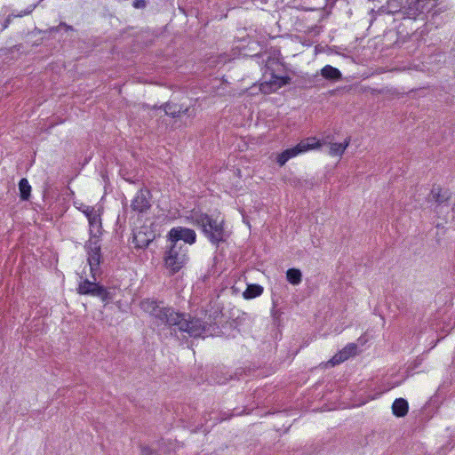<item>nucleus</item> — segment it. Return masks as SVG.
I'll list each match as a JSON object with an SVG mask.
<instances>
[{
	"label": "nucleus",
	"mask_w": 455,
	"mask_h": 455,
	"mask_svg": "<svg viewBox=\"0 0 455 455\" xmlns=\"http://www.w3.org/2000/svg\"><path fill=\"white\" fill-rule=\"evenodd\" d=\"M140 308L161 323L170 327H177L179 331L187 332L189 336L197 338L204 333L206 327L204 322L196 318H187L185 315L175 312L172 307L160 306L150 299L140 302Z\"/></svg>",
	"instance_id": "1"
},
{
	"label": "nucleus",
	"mask_w": 455,
	"mask_h": 455,
	"mask_svg": "<svg viewBox=\"0 0 455 455\" xmlns=\"http://www.w3.org/2000/svg\"><path fill=\"white\" fill-rule=\"evenodd\" d=\"M186 218L190 223L201 228L212 243L218 245L220 242L226 241L228 234L223 228V220L195 210Z\"/></svg>",
	"instance_id": "2"
},
{
	"label": "nucleus",
	"mask_w": 455,
	"mask_h": 455,
	"mask_svg": "<svg viewBox=\"0 0 455 455\" xmlns=\"http://www.w3.org/2000/svg\"><path fill=\"white\" fill-rule=\"evenodd\" d=\"M188 259V247L184 244L170 243L164 256V267L169 275L178 273Z\"/></svg>",
	"instance_id": "3"
},
{
	"label": "nucleus",
	"mask_w": 455,
	"mask_h": 455,
	"mask_svg": "<svg viewBox=\"0 0 455 455\" xmlns=\"http://www.w3.org/2000/svg\"><path fill=\"white\" fill-rule=\"evenodd\" d=\"M321 142L315 137H309L300 140L295 147L287 148L276 156V162L283 166L290 159L304 154L308 150L316 149L321 147Z\"/></svg>",
	"instance_id": "4"
},
{
	"label": "nucleus",
	"mask_w": 455,
	"mask_h": 455,
	"mask_svg": "<svg viewBox=\"0 0 455 455\" xmlns=\"http://www.w3.org/2000/svg\"><path fill=\"white\" fill-rule=\"evenodd\" d=\"M321 142L315 137H309L300 140L295 147L287 148L276 156V162L283 166L290 159L304 154L308 150L316 149L321 147Z\"/></svg>",
	"instance_id": "5"
},
{
	"label": "nucleus",
	"mask_w": 455,
	"mask_h": 455,
	"mask_svg": "<svg viewBox=\"0 0 455 455\" xmlns=\"http://www.w3.org/2000/svg\"><path fill=\"white\" fill-rule=\"evenodd\" d=\"M275 65H278L277 58L271 56L267 57V60L265 62V68L266 72H269L270 78L268 80H265L260 84V91L265 94L274 92L290 82V78L288 76H278L274 74Z\"/></svg>",
	"instance_id": "6"
},
{
	"label": "nucleus",
	"mask_w": 455,
	"mask_h": 455,
	"mask_svg": "<svg viewBox=\"0 0 455 455\" xmlns=\"http://www.w3.org/2000/svg\"><path fill=\"white\" fill-rule=\"evenodd\" d=\"M87 250V261L90 266L91 274L96 281V275L99 273V267L100 264V244L99 243V240L91 239L85 245Z\"/></svg>",
	"instance_id": "7"
},
{
	"label": "nucleus",
	"mask_w": 455,
	"mask_h": 455,
	"mask_svg": "<svg viewBox=\"0 0 455 455\" xmlns=\"http://www.w3.org/2000/svg\"><path fill=\"white\" fill-rule=\"evenodd\" d=\"M170 243L181 244L180 241H184L186 243L193 244L196 240V234L193 229L176 227L172 228L167 235Z\"/></svg>",
	"instance_id": "8"
},
{
	"label": "nucleus",
	"mask_w": 455,
	"mask_h": 455,
	"mask_svg": "<svg viewBox=\"0 0 455 455\" xmlns=\"http://www.w3.org/2000/svg\"><path fill=\"white\" fill-rule=\"evenodd\" d=\"M150 207L149 191L147 189L139 190L132 200L131 210L137 214H142L147 212Z\"/></svg>",
	"instance_id": "9"
},
{
	"label": "nucleus",
	"mask_w": 455,
	"mask_h": 455,
	"mask_svg": "<svg viewBox=\"0 0 455 455\" xmlns=\"http://www.w3.org/2000/svg\"><path fill=\"white\" fill-rule=\"evenodd\" d=\"M78 292L84 295L100 297L103 301L108 299V291L104 287L99 285L95 282H91L87 279L79 283Z\"/></svg>",
	"instance_id": "10"
},
{
	"label": "nucleus",
	"mask_w": 455,
	"mask_h": 455,
	"mask_svg": "<svg viewBox=\"0 0 455 455\" xmlns=\"http://www.w3.org/2000/svg\"><path fill=\"white\" fill-rule=\"evenodd\" d=\"M430 196L436 203V208H440V210L444 206H448L450 201L452 199V195L449 190H443L439 187H434Z\"/></svg>",
	"instance_id": "11"
},
{
	"label": "nucleus",
	"mask_w": 455,
	"mask_h": 455,
	"mask_svg": "<svg viewBox=\"0 0 455 455\" xmlns=\"http://www.w3.org/2000/svg\"><path fill=\"white\" fill-rule=\"evenodd\" d=\"M154 235L151 232H145L141 229L134 232L132 243L136 248L144 249L153 241Z\"/></svg>",
	"instance_id": "12"
},
{
	"label": "nucleus",
	"mask_w": 455,
	"mask_h": 455,
	"mask_svg": "<svg viewBox=\"0 0 455 455\" xmlns=\"http://www.w3.org/2000/svg\"><path fill=\"white\" fill-rule=\"evenodd\" d=\"M90 225V234L95 239H98L99 235L101 234V219L100 212H98L96 215H93L92 218L88 220Z\"/></svg>",
	"instance_id": "13"
},
{
	"label": "nucleus",
	"mask_w": 455,
	"mask_h": 455,
	"mask_svg": "<svg viewBox=\"0 0 455 455\" xmlns=\"http://www.w3.org/2000/svg\"><path fill=\"white\" fill-rule=\"evenodd\" d=\"M409 405L405 399L397 398L392 405V411L396 417H404L408 413Z\"/></svg>",
	"instance_id": "14"
},
{
	"label": "nucleus",
	"mask_w": 455,
	"mask_h": 455,
	"mask_svg": "<svg viewBox=\"0 0 455 455\" xmlns=\"http://www.w3.org/2000/svg\"><path fill=\"white\" fill-rule=\"evenodd\" d=\"M350 144V138H347L343 143H330L329 155L331 156H341Z\"/></svg>",
	"instance_id": "15"
},
{
	"label": "nucleus",
	"mask_w": 455,
	"mask_h": 455,
	"mask_svg": "<svg viewBox=\"0 0 455 455\" xmlns=\"http://www.w3.org/2000/svg\"><path fill=\"white\" fill-rule=\"evenodd\" d=\"M321 75L325 79L333 80V81H339V79H341V76H342L340 71L338 68H336L331 65L324 66L321 69Z\"/></svg>",
	"instance_id": "16"
},
{
	"label": "nucleus",
	"mask_w": 455,
	"mask_h": 455,
	"mask_svg": "<svg viewBox=\"0 0 455 455\" xmlns=\"http://www.w3.org/2000/svg\"><path fill=\"white\" fill-rule=\"evenodd\" d=\"M263 292V287L259 284H249L243 291V296L246 299H254L260 296Z\"/></svg>",
	"instance_id": "17"
},
{
	"label": "nucleus",
	"mask_w": 455,
	"mask_h": 455,
	"mask_svg": "<svg viewBox=\"0 0 455 455\" xmlns=\"http://www.w3.org/2000/svg\"><path fill=\"white\" fill-rule=\"evenodd\" d=\"M287 281L292 285H298L301 283L302 274L298 268H290L286 272Z\"/></svg>",
	"instance_id": "18"
},
{
	"label": "nucleus",
	"mask_w": 455,
	"mask_h": 455,
	"mask_svg": "<svg viewBox=\"0 0 455 455\" xmlns=\"http://www.w3.org/2000/svg\"><path fill=\"white\" fill-rule=\"evenodd\" d=\"M19 189L20 194V198L22 200H28L30 196L31 186L29 185L27 179H21L19 182Z\"/></svg>",
	"instance_id": "19"
},
{
	"label": "nucleus",
	"mask_w": 455,
	"mask_h": 455,
	"mask_svg": "<svg viewBox=\"0 0 455 455\" xmlns=\"http://www.w3.org/2000/svg\"><path fill=\"white\" fill-rule=\"evenodd\" d=\"M340 352L343 354L345 358L347 360L349 357L356 355L357 346L354 343L347 345Z\"/></svg>",
	"instance_id": "20"
},
{
	"label": "nucleus",
	"mask_w": 455,
	"mask_h": 455,
	"mask_svg": "<svg viewBox=\"0 0 455 455\" xmlns=\"http://www.w3.org/2000/svg\"><path fill=\"white\" fill-rule=\"evenodd\" d=\"M176 108V106H173L172 104H166L164 106V112L166 115H170L172 116H180L181 114V108H180L179 110H177Z\"/></svg>",
	"instance_id": "21"
},
{
	"label": "nucleus",
	"mask_w": 455,
	"mask_h": 455,
	"mask_svg": "<svg viewBox=\"0 0 455 455\" xmlns=\"http://www.w3.org/2000/svg\"><path fill=\"white\" fill-rule=\"evenodd\" d=\"M347 359L343 355V354L339 351L335 355L332 356V358L328 362L332 366L339 364L343 362H345Z\"/></svg>",
	"instance_id": "22"
},
{
	"label": "nucleus",
	"mask_w": 455,
	"mask_h": 455,
	"mask_svg": "<svg viewBox=\"0 0 455 455\" xmlns=\"http://www.w3.org/2000/svg\"><path fill=\"white\" fill-rule=\"evenodd\" d=\"M82 212L84 213V215L89 220L93 215H96L98 212H100V210H96L94 207L87 205V206H84V208L82 209Z\"/></svg>",
	"instance_id": "23"
},
{
	"label": "nucleus",
	"mask_w": 455,
	"mask_h": 455,
	"mask_svg": "<svg viewBox=\"0 0 455 455\" xmlns=\"http://www.w3.org/2000/svg\"><path fill=\"white\" fill-rule=\"evenodd\" d=\"M35 7H36V5H34V4L29 5L26 10L15 14L14 17H23V16L28 15L33 12Z\"/></svg>",
	"instance_id": "24"
},
{
	"label": "nucleus",
	"mask_w": 455,
	"mask_h": 455,
	"mask_svg": "<svg viewBox=\"0 0 455 455\" xmlns=\"http://www.w3.org/2000/svg\"><path fill=\"white\" fill-rule=\"evenodd\" d=\"M141 452L143 455H151V450L148 447H142Z\"/></svg>",
	"instance_id": "25"
},
{
	"label": "nucleus",
	"mask_w": 455,
	"mask_h": 455,
	"mask_svg": "<svg viewBox=\"0 0 455 455\" xmlns=\"http://www.w3.org/2000/svg\"><path fill=\"white\" fill-rule=\"evenodd\" d=\"M389 7H390V12L395 13L397 12V9H396L397 5H395L394 4H389Z\"/></svg>",
	"instance_id": "26"
},
{
	"label": "nucleus",
	"mask_w": 455,
	"mask_h": 455,
	"mask_svg": "<svg viewBox=\"0 0 455 455\" xmlns=\"http://www.w3.org/2000/svg\"><path fill=\"white\" fill-rule=\"evenodd\" d=\"M145 5L146 4L144 0L140 1L135 4L136 7H144Z\"/></svg>",
	"instance_id": "27"
},
{
	"label": "nucleus",
	"mask_w": 455,
	"mask_h": 455,
	"mask_svg": "<svg viewBox=\"0 0 455 455\" xmlns=\"http://www.w3.org/2000/svg\"><path fill=\"white\" fill-rule=\"evenodd\" d=\"M60 27H63V28H65L67 30H72V29H73L71 26H68V25H67L66 23H60Z\"/></svg>",
	"instance_id": "28"
},
{
	"label": "nucleus",
	"mask_w": 455,
	"mask_h": 455,
	"mask_svg": "<svg viewBox=\"0 0 455 455\" xmlns=\"http://www.w3.org/2000/svg\"><path fill=\"white\" fill-rule=\"evenodd\" d=\"M452 204V211L455 212V196H452V199L450 201Z\"/></svg>",
	"instance_id": "29"
},
{
	"label": "nucleus",
	"mask_w": 455,
	"mask_h": 455,
	"mask_svg": "<svg viewBox=\"0 0 455 455\" xmlns=\"http://www.w3.org/2000/svg\"><path fill=\"white\" fill-rule=\"evenodd\" d=\"M415 15H416V12L411 13V16H415ZM409 16H411V14H409Z\"/></svg>",
	"instance_id": "30"
}]
</instances>
